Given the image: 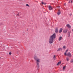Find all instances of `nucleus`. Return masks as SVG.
<instances>
[{
  "label": "nucleus",
  "instance_id": "nucleus-1",
  "mask_svg": "<svg viewBox=\"0 0 73 73\" xmlns=\"http://www.w3.org/2000/svg\"><path fill=\"white\" fill-rule=\"evenodd\" d=\"M56 37V35L55 33L53 35L50 36L49 39V42L50 44H52L54 40V39Z\"/></svg>",
  "mask_w": 73,
  "mask_h": 73
},
{
  "label": "nucleus",
  "instance_id": "nucleus-2",
  "mask_svg": "<svg viewBox=\"0 0 73 73\" xmlns=\"http://www.w3.org/2000/svg\"><path fill=\"white\" fill-rule=\"evenodd\" d=\"M38 55L35 54L34 56V58L36 61L37 66L38 67L39 63L40 62V59H38Z\"/></svg>",
  "mask_w": 73,
  "mask_h": 73
},
{
  "label": "nucleus",
  "instance_id": "nucleus-3",
  "mask_svg": "<svg viewBox=\"0 0 73 73\" xmlns=\"http://www.w3.org/2000/svg\"><path fill=\"white\" fill-rule=\"evenodd\" d=\"M21 13H19L18 12L16 11V16H20L21 15L20 14Z\"/></svg>",
  "mask_w": 73,
  "mask_h": 73
},
{
  "label": "nucleus",
  "instance_id": "nucleus-4",
  "mask_svg": "<svg viewBox=\"0 0 73 73\" xmlns=\"http://www.w3.org/2000/svg\"><path fill=\"white\" fill-rule=\"evenodd\" d=\"M48 8L49 9L50 11L53 9V7H52L50 5L48 6Z\"/></svg>",
  "mask_w": 73,
  "mask_h": 73
},
{
  "label": "nucleus",
  "instance_id": "nucleus-5",
  "mask_svg": "<svg viewBox=\"0 0 73 73\" xmlns=\"http://www.w3.org/2000/svg\"><path fill=\"white\" fill-rule=\"evenodd\" d=\"M58 32V28L57 27H56L55 29V33H57Z\"/></svg>",
  "mask_w": 73,
  "mask_h": 73
},
{
  "label": "nucleus",
  "instance_id": "nucleus-6",
  "mask_svg": "<svg viewBox=\"0 0 73 73\" xmlns=\"http://www.w3.org/2000/svg\"><path fill=\"white\" fill-rule=\"evenodd\" d=\"M67 56H69V57H71L72 56V54L70 52H68L67 54Z\"/></svg>",
  "mask_w": 73,
  "mask_h": 73
},
{
  "label": "nucleus",
  "instance_id": "nucleus-7",
  "mask_svg": "<svg viewBox=\"0 0 73 73\" xmlns=\"http://www.w3.org/2000/svg\"><path fill=\"white\" fill-rule=\"evenodd\" d=\"M62 28H60V29L59 31V33H61L62 32Z\"/></svg>",
  "mask_w": 73,
  "mask_h": 73
},
{
  "label": "nucleus",
  "instance_id": "nucleus-8",
  "mask_svg": "<svg viewBox=\"0 0 73 73\" xmlns=\"http://www.w3.org/2000/svg\"><path fill=\"white\" fill-rule=\"evenodd\" d=\"M67 31H68V30H67V29H66L64 30L63 32L64 33H66V32H67Z\"/></svg>",
  "mask_w": 73,
  "mask_h": 73
},
{
  "label": "nucleus",
  "instance_id": "nucleus-9",
  "mask_svg": "<svg viewBox=\"0 0 73 73\" xmlns=\"http://www.w3.org/2000/svg\"><path fill=\"white\" fill-rule=\"evenodd\" d=\"M66 26L67 27H68V28H71V26L69 24H67L66 25Z\"/></svg>",
  "mask_w": 73,
  "mask_h": 73
},
{
  "label": "nucleus",
  "instance_id": "nucleus-10",
  "mask_svg": "<svg viewBox=\"0 0 73 73\" xmlns=\"http://www.w3.org/2000/svg\"><path fill=\"white\" fill-rule=\"evenodd\" d=\"M57 14L58 15H59L61 14V12L60 11V10H59L58 11Z\"/></svg>",
  "mask_w": 73,
  "mask_h": 73
},
{
  "label": "nucleus",
  "instance_id": "nucleus-11",
  "mask_svg": "<svg viewBox=\"0 0 73 73\" xmlns=\"http://www.w3.org/2000/svg\"><path fill=\"white\" fill-rule=\"evenodd\" d=\"M62 50V48H59L57 50V51H60V50Z\"/></svg>",
  "mask_w": 73,
  "mask_h": 73
},
{
  "label": "nucleus",
  "instance_id": "nucleus-12",
  "mask_svg": "<svg viewBox=\"0 0 73 73\" xmlns=\"http://www.w3.org/2000/svg\"><path fill=\"white\" fill-rule=\"evenodd\" d=\"M62 39V37L61 36L60 37L59 39V41H61Z\"/></svg>",
  "mask_w": 73,
  "mask_h": 73
},
{
  "label": "nucleus",
  "instance_id": "nucleus-13",
  "mask_svg": "<svg viewBox=\"0 0 73 73\" xmlns=\"http://www.w3.org/2000/svg\"><path fill=\"white\" fill-rule=\"evenodd\" d=\"M61 61H60L57 64V65L58 66V65H60V64H61Z\"/></svg>",
  "mask_w": 73,
  "mask_h": 73
},
{
  "label": "nucleus",
  "instance_id": "nucleus-14",
  "mask_svg": "<svg viewBox=\"0 0 73 73\" xmlns=\"http://www.w3.org/2000/svg\"><path fill=\"white\" fill-rule=\"evenodd\" d=\"M53 58L54 60H56V55H54L53 57Z\"/></svg>",
  "mask_w": 73,
  "mask_h": 73
},
{
  "label": "nucleus",
  "instance_id": "nucleus-15",
  "mask_svg": "<svg viewBox=\"0 0 73 73\" xmlns=\"http://www.w3.org/2000/svg\"><path fill=\"white\" fill-rule=\"evenodd\" d=\"M70 32H68V37H70Z\"/></svg>",
  "mask_w": 73,
  "mask_h": 73
},
{
  "label": "nucleus",
  "instance_id": "nucleus-16",
  "mask_svg": "<svg viewBox=\"0 0 73 73\" xmlns=\"http://www.w3.org/2000/svg\"><path fill=\"white\" fill-rule=\"evenodd\" d=\"M16 11H14L13 12V14L16 15Z\"/></svg>",
  "mask_w": 73,
  "mask_h": 73
},
{
  "label": "nucleus",
  "instance_id": "nucleus-17",
  "mask_svg": "<svg viewBox=\"0 0 73 73\" xmlns=\"http://www.w3.org/2000/svg\"><path fill=\"white\" fill-rule=\"evenodd\" d=\"M66 60H67V61H69V58H66Z\"/></svg>",
  "mask_w": 73,
  "mask_h": 73
},
{
  "label": "nucleus",
  "instance_id": "nucleus-18",
  "mask_svg": "<svg viewBox=\"0 0 73 73\" xmlns=\"http://www.w3.org/2000/svg\"><path fill=\"white\" fill-rule=\"evenodd\" d=\"M66 68V66H64L63 67V70H64V69H65Z\"/></svg>",
  "mask_w": 73,
  "mask_h": 73
},
{
  "label": "nucleus",
  "instance_id": "nucleus-19",
  "mask_svg": "<svg viewBox=\"0 0 73 73\" xmlns=\"http://www.w3.org/2000/svg\"><path fill=\"white\" fill-rule=\"evenodd\" d=\"M71 62H73V59H72L71 60Z\"/></svg>",
  "mask_w": 73,
  "mask_h": 73
},
{
  "label": "nucleus",
  "instance_id": "nucleus-20",
  "mask_svg": "<svg viewBox=\"0 0 73 73\" xmlns=\"http://www.w3.org/2000/svg\"><path fill=\"white\" fill-rule=\"evenodd\" d=\"M66 48V46H64L63 47V48L64 49H65Z\"/></svg>",
  "mask_w": 73,
  "mask_h": 73
},
{
  "label": "nucleus",
  "instance_id": "nucleus-21",
  "mask_svg": "<svg viewBox=\"0 0 73 73\" xmlns=\"http://www.w3.org/2000/svg\"><path fill=\"white\" fill-rule=\"evenodd\" d=\"M26 6H27V7H29V5H28V4H26Z\"/></svg>",
  "mask_w": 73,
  "mask_h": 73
},
{
  "label": "nucleus",
  "instance_id": "nucleus-22",
  "mask_svg": "<svg viewBox=\"0 0 73 73\" xmlns=\"http://www.w3.org/2000/svg\"><path fill=\"white\" fill-rule=\"evenodd\" d=\"M41 3H42V5H43L44 4V2H43L42 1L41 2Z\"/></svg>",
  "mask_w": 73,
  "mask_h": 73
},
{
  "label": "nucleus",
  "instance_id": "nucleus-23",
  "mask_svg": "<svg viewBox=\"0 0 73 73\" xmlns=\"http://www.w3.org/2000/svg\"><path fill=\"white\" fill-rule=\"evenodd\" d=\"M68 51V50H67L66 51V53H67Z\"/></svg>",
  "mask_w": 73,
  "mask_h": 73
},
{
  "label": "nucleus",
  "instance_id": "nucleus-24",
  "mask_svg": "<svg viewBox=\"0 0 73 73\" xmlns=\"http://www.w3.org/2000/svg\"><path fill=\"white\" fill-rule=\"evenodd\" d=\"M11 52H10L9 53V54L11 55Z\"/></svg>",
  "mask_w": 73,
  "mask_h": 73
},
{
  "label": "nucleus",
  "instance_id": "nucleus-25",
  "mask_svg": "<svg viewBox=\"0 0 73 73\" xmlns=\"http://www.w3.org/2000/svg\"><path fill=\"white\" fill-rule=\"evenodd\" d=\"M64 55H66V52L65 53H64Z\"/></svg>",
  "mask_w": 73,
  "mask_h": 73
},
{
  "label": "nucleus",
  "instance_id": "nucleus-26",
  "mask_svg": "<svg viewBox=\"0 0 73 73\" xmlns=\"http://www.w3.org/2000/svg\"><path fill=\"white\" fill-rule=\"evenodd\" d=\"M70 16H72V14H70Z\"/></svg>",
  "mask_w": 73,
  "mask_h": 73
},
{
  "label": "nucleus",
  "instance_id": "nucleus-27",
  "mask_svg": "<svg viewBox=\"0 0 73 73\" xmlns=\"http://www.w3.org/2000/svg\"><path fill=\"white\" fill-rule=\"evenodd\" d=\"M46 4V3H44V5H45Z\"/></svg>",
  "mask_w": 73,
  "mask_h": 73
},
{
  "label": "nucleus",
  "instance_id": "nucleus-28",
  "mask_svg": "<svg viewBox=\"0 0 73 73\" xmlns=\"http://www.w3.org/2000/svg\"><path fill=\"white\" fill-rule=\"evenodd\" d=\"M72 31H73V29H72Z\"/></svg>",
  "mask_w": 73,
  "mask_h": 73
}]
</instances>
